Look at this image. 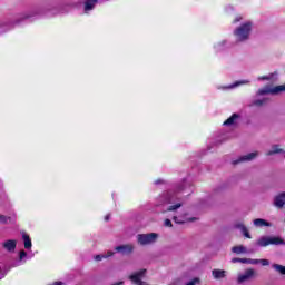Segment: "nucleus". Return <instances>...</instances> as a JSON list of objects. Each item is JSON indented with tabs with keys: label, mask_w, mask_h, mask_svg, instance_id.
Here are the masks:
<instances>
[{
	"label": "nucleus",
	"mask_w": 285,
	"mask_h": 285,
	"mask_svg": "<svg viewBox=\"0 0 285 285\" xmlns=\"http://www.w3.org/2000/svg\"><path fill=\"white\" fill-rule=\"evenodd\" d=\"M212 274L215 279H224L226 277V271L224 269H214Z\"/></svg>",
	"instance_id": "20"
},
{
	"label": "nucleus",
	"mask_w": 285,
	"mask_h": 285,
	"mask_svg": "<svg viewBox=\"0 0 285 285\" xmlns=\"http://www.w3.org/2000/svg\"><path fill=\"white\" fill-rule=\"evenodd\" d=\"M248 264H259V259H253V258H249V262Z\"/></svg>",
	"instance_id": "31"
},
{
	"label": "nucleus",
	"mask_w": 285,
	"mask_h": 285,
	"mask_svg": "<svg viewBox=\"0 0 285 285\" xmlns=\"http://www.w3.org/2000/svg\"><path fill=\"white\" fill-rule=\"evenodd\" d=\"M272 268L276 271V273H279L281 275H285V266L279 264H273Z\"/></svg>",
	"instance_id": "25"
},
{
	"label": "nucleus",
	"mask_w": 285,
	"mask_h": 285,
	"mask_svg": "<svg viewBox=\"0 0 285 285\" xmlns=\"http://www.w3.org/2000/svg\"><path fill=\"white\" fill-rule=\"evenodd\" d=\"M50 3L42 8H35L24 13H20L14 21L4 20V32L12 30L14 26H21V23H30L36 21V19H50L52 17H58V14H68L79 8L83 2L85 12H90L95 10V6L99 3V0H49Z\"/></svg>",
	"instance_id": "1"
},
{
	"label": "nucleus",
	"mask_w": 285,
	"mask_h": 285,
	"mask_svg": "<svg viewBox=\"0 0 285 285\" xmlns=\"http://www.w3.org/2000/svg\"><path fill=\"white\" fill-rule=\"evenodd\" d=\"M35 255L28 256V253L26 250H20L19 253V259L12 263V267L17 268V266H23V263L26 262V258L32 259Z\"/></svg>",
	"instance_id": "8"
},
{
	"label": "nucleus",
	"mask_w": 285,
	"mask_h": 285,
	"mask_svg": "<svg viewBox=\"0 0 285 285\" xmlns=\"http://www.w3.org/2000/svg\"><path fill=\"white\" fill-rule=\"evenodd\" d=\"M235 228H238V230L242 232V234L244 235V237H247V239H250V233H248V228H246L244 226V224L238 223L235 225Z\"/></svg>",
	"instance_id": "19"
},
{
	"label": "nucleus",
	"mask_w": 285,
	"mask_h": 285,
	"mask_svg": "<svg viewBox=\"0 0 285 285\" xmlns=\"http://www.w3.org/2000/svg\"><path fill=\"white\" fill-rule=\"evenodd\" d=\"M259 264H262V266H268L271 264V261H268V259H259Z\"/></svg>",
	"instance_id": "30"
},
{
	"label": "nucleus",
	"mask_w": 285,
	"mask_h": 285,
	"mask_svg": "<svg viewBox=\"0 0 285 285\" xmlns=\"http://www.w3.org/2000/svg\"><path fill=\"white\" fill-rule=\"evenodd\" d=\"M284 204H285V191H283L282 194H279L274 198V206H276V208H284Z\"/></svg>",
	"instance_id": "14"
},
{
	"label": "nucleus",
	"mask_w": 285,
	"mask_h": 285,
	"mask_svg": "<svg viewBox=\"0 0 285 285\" xmlns=\"http://www.w3.org/2000/svg\"><path fill=\"white\" fill-rule=\"evenodd\" d=\"M188 187H190L188 178L183 179L181 183L175 185L174 190L166 191L161 196H159L156 206H168L167 210L169 212L181 208L184 203L181 202V198L177 196V194L184 193V189Z\"/></svg>",
	"instance_id": "2"
},
{
	"label": "nucleus",
	"mask_w": 285,
	"mask_h": 285,
	"mask_svg": "<svg viewBox=\"0 0 285 285\" xmlns=\"http://www.w3.org/2000/svg\"><path fill=\"white\" fill-rule=\"evenodd\" d=\"M285 91V85H281V86H276V87H271V86H266L262 89H258V91L256 92L257 97H262L264 95H279V92H284Z\"/></svg>",
	"instance_id": "6"
},
{
	"label": "nucleus",
	"mask_w": 285,
	"mask_h": 285,
	"mask_svg": "<svg viewBox=\"0 0 285 285\" xmlns=\"http://www.w3.org/2000/svg\"><path fill=\"white\" fill-rule=\"evenodd\" d=\"M154 184H155L156 186H159V184H164V180L158 179V180H156Z\"/></svg>",
	"instance_id": "35"
},
{
	"label": "nucleus",
	"mask_w": 285,
	"mask_h": 285,
	"mask_svg": "<svg viewBox=\"0 0 285 285\" xmlns=\"http://www.w3.org/2000/svg\"><path fill=\"white\" fill-rule=\"evenodd\" d=\"M197 282H199V279L195 278V279L188 282L187 285H196Z\"/></svg>",
	"instance_id": "32"
},
{
	"label": "nucleus",
	"mask_w": 285,
	"mask_h": 285,
	"mask_svg": "<svg viewBox=\"0 0 285 285\" xmlns=\"http://www.w3.org/2000/svg\"><path fill=\"white\" fill-rule=\"evenodd\" d=\"M279 153H284V150L277 147V145H274L272 150L267 151V157H271V155H277Z\"/></svg>",
	"instance_id": "24"
},
{
	"label": "nucleus",
	"mask_w": 285,
	"mask_h": 285,
	"mask_svg": "<svg viewBox=\"0 0 285 285\" xmlns=\"http://www.w3.org/2000/svg\"><path fill=\"white\" fill-rule=\"evenodd\" d=\"M164 226H166V228H173V222L170 219H165L164 222Z\"/></svg>",
	"instance_id": "29"
},
{
	"label": "nucleus",
	"mask_w": 285,
	"mask_h": 285,
	"mask_svg": "<svg viewBox=\"0 0 285 285\" xmlns=\"http://www.w3.org/2000/svg\"><path fill=\"white\" fill-rule=\"evenodd\" d=\"M250 30H253V23H250V22H245V23L240 24L238 28H236L234 30V36L236 38V41L238 43L248 41V39L250 37Z\"/></svg>",
	"instance_id": "3"
},
{
	"label": "nucleus",
	"mask_w": 285,
	"mask_h": 285,
	"mask_svg": "<svg viewBox=\"0 0 285 285\" xmlns=\"http://www.w3.org/2000/svg\"><path fill=\"white\" fill-rule=\"evenodd\" d=\"M220 144H222V140H215L213 142H209L208 146H207V149L213 150L214 146H219Z\"/></svg>",
	"instance_id": "28"
},
{
	"label": "nucleus",
	"mask_w": 285,
	"mask_h": 285,
	"mask_svg": "<svg viewBox=\"0 0 285 285\" xmlns=\"http://www.w3.org/2000/svg\"><path fill=\"white\" fill-rule=\"evenodd\" d=\"M121 284H124V282L114 283L111 285H121Z\"/></svg>",
	"instance_id": "38"
},
{
	"label": "nucleus",
	"mask_w": 285,
	"mask_h": 285,
	"mask_svg": "<svg viewBox=\"0 0 285 285\" xmlns=\"http://www.w3.org/2000/svg\"><path fill=\"white\" fill-rule=\"evenodd\" d=\"M115 255L114 252H107V254H99L95 256L96 262H101V259H108V257H112Z\"/></svg>",
	"instance_id": "21"
},
{
	"label": "nucleus",
	"mask_w": 285,
	"mask_h": 285,
	"mask_svg": "<svg viewBox=\"0 0 285 285\" xmlns=\"http://www.w3.org/2000/svg\"><path fill=\"white\" fill-rule=\"evenodd\" d=\"M175 224H188V222H195V218L188 217V214H183L173 217Z\"/></svg>",
	"instance_id": "11"
},
{
	"label": "nucleus",
	"mask_w": 285,
	"mask_h": 285,
	"mask_svg": "<svg viewBox=\"0 0 285 285\" xmlns=\"http://www.w3.org/2000/svg\"><path fill=\"white\" fill-rule=\"evenodd\" d=\"M253 275H255V271L254 269H247V271H245L244 274L238 275L237 283L238 284H244V282H248V279H250L253 277Z\"/></svg>",
	"instance_id": "10"
},
{
	"label": "nucleus",
	"mask_w": 285,
	"mask_h": 285,
	"mask_svg": "<svg viewBox=\"0 0 285 285\" xmlns=\"http://www.w3.org/2000/svg\"><path fill=\"white\" fill-rule=\"evenodd\" d=\"M0 224H12V217L0 215Z\"/></svg>",
	"instance_id": "26"
},
{
	"label": "nucleus",
	"mask_w": 285,
	"mask_h": 285,
	"mask_svg": "<svg viewBox=\"0 0 285 285\" xmlns=\"http://www.w3.org/2000/svg\"><path fill=\"white\" fill-rule=\"evenodd\" d=\"M240 261H242V258H233L232 263L233 264H238V263L240 264Z\"/></svg>",
	"instance_id": "33"
},
{
	"label": "nucleus",
	"mask_w": 285,
	"mask_h": 285,
	"mask_svg": "<svg viewBox=\"0 0 285 285\" xmlns=\"http://www.w3.org/2000/svg\"><path fill=\"white\" fill-rule=\"evenodd\" d=\"M238 114H233L224 124L223 126H237V119H239Z\"/></svg>",
	"instance_id": "15"
},
{
	"label": "nucleus",
	"mask_w": 285,
	"mask_h": 285,
	"mask_svg": "<svg viewBox=\"0 0 285 285\" xmlns=\"http://www.w3.org/2000/svg\"><path fill=\"white\" fill-rule=\"evenodd\" d=\"M116 253H121V255H130L132 253L131 245H120L115 247Z\"/></svg>",
	"instance_id": "13"
},
{
	"label": "nucleus",
	"mask_w": 285,
	"mask_h": 285,
	"mask_svg": "<svg viewBox=\"0 0 285 285\" xmlns=\"http://www.w3.org/2000/svg\"><path fill=\"white\" fill-rule=\"evenodd\" d=\"M257 81H277V72L269 73L268 76H261Z\"/></svg>",
	"instance_id": "18"
},
{
	"label": "nucleus",
	"mask_w": 285,
	"mask_h": 285,
	"mask_svg": "<svg viewBox=\"0 0 285 285\" xmlns=\"http://www.w3.org/2000/svg\"><path fill=\"white\" fill-rule=\"evenodd\" d=\"M258 153H249L247 155L240 156L238 159L233 160V165L237 166V164H242V161H253V159H255V157H257Z\"/></svg>",
	"instance_id": "9"
},
{
	"label": "nucleus",
	"mask_w": 285,
	"mask_h": 285,
	"mask_svg": "<svg viewBox=\"0 0 285 285\" xmlns=\"http://www.w3.org/2000/svg\"><path fill=\"white\" fill-rule=\"evenodd\" d=\"M3 249L8 250V253H14V250L17 249V240H6L3 244Z\"/></svg>",
	"instance_id": "12"
},
{
	"label": "nucleus",
	"mask_w": 285,
	"mask_h": 285,
	"mask_svg": "<svg viewBox=\"0 0 285 285\" xmlns=\"http://www.w3.org/2000/svg\"><path fill=\"white\" fill-rule=\"evenodd\" d=\"M159 238V234L157 233H149V234H138L137 242L140 246H148L150 244H155Z\"/></svg>",
	"instance_id": "4"
},
{
	"label": "nucleus",
	"mask_w": 285,
	"mask_h": 285,
	"mask_svg": "<svg viewBox=\"0 0 285 285\" xmlns=\"http://www.w3.org/2000/svg\"><path fill=\"white\" fill-rule=\"evenodd\" d=\"M268 101V99L264 98V99H256L252 102V106H264V104H266Z\"/></svg>",
	"instance_id": "27"
},
{
	"label": "nucleus",
	"mask_w": 285,
	"mask_h": 285,
	"mask_svg": "<svg viewBox=\"0 0 285 285\" xmlns=\"http://www.w3.org/2000/svg\"><path fill=\"white\" fill-rule=\"evenodd\" d=\"M249 258H240V264H248Z\"/></svg>",
	"instance_id": "34"
},
{
	"label": "nucleus",
	"mask_w": 285,
	"mask_h": 285,
	"mask_svg": "<svg viewBox=\"0 0 285 285\" xmlns=\"http://www.w3.org/2000/svg\"><path fill=\"white\" fill-rule=\"evenodd\" d=\"M254 226H256L257 228H262L264 226H271V224L262 218H256L254 219Z\"/></svg>",
	"instance_id": "22"
},
{
	"label": "nucleus",
	"mask_w": 285,
	"mask_h": 285,
	"mask_svg": "<svg viewBox=\"0 0 285 285\" xmlns=\"http://www.w3.org/2000/svg\"><path fill=\"white\" fill-rule=\"evenodd\" d=\"M233 46H235V43H233L232 41L222 40L214 45V50L216 53L226 52V50H230V48H233Z\"/></svg>",
	"instance_id": "7"
},
{
	"label": "nucleus",
	"mask_w": 285,
	"mask_h": 285,
	"mask_svg": "<svg viewBox=\"0 0 285 285\" xmlns=\"http://www.w3.org/2000/svg\"><path fill=\"white\" fill-rule=\"evenodd\" d=\"M239 21H242V18H236L235 20H234V23H237V22H239Z\"/></svg>",
	"instance_id": "37"
},
{
	"label": "nucleus",
	"mask_w": 285,
	"mask_h": 285,
	"mask_svg": "<svg viewBox=\"0 0 285 285\" xmlns=\"http://www.w3.org/2000/svg\"><path fill=\"white\" fill-rule=\"evenodd\" d=\"M22 240H23L26 250H31L32 249V239L30 238V236L26 233H22Z\"/></svg>",
	"instance_id": "16"
},
{
	"label": "nucleus",
	"mask_w": 285,
	"mask_h": 285,
	"mask_svg": "<svg viewBox=\"0 0 285 285\" xmlns=\"http://www.w3.org/2000/svg\"><path fill=\"white\" fill-rule=\"evenodd\" d=\"M232 252H234L236 255H242L244 253H247L246 247H244V245H239V246H234L232 248Z\"/></svg>",
	"instance_id": "23"
},
{
	"label": "nucleus",
	"mask_w": 285,
	"mask_h": 285,
	"mask_svg": "<svg viewBox=\"0 0 285 285\" xmlns=\"http://www.w3.org/2000/svg\"><path fill=\"white\" fill-rule=\"evenodd\" d=\"M110 219V214L105 216V222H108Z\"/></svg>",
	"instance_id": "36"
},
{
	"label": "nucleus",
	"mask_w": 285,
	"mask_h": 285,
	"mask_svg": "<svg viewBox=\"0 0 285 285\" xmlns=\"http://www.w3.org/2000/svg\"><path fill=\"white\" fill-rule=\"evenodd\" d=\"M246 83H250L249 80H239V81H236L232 85H229L228 87H225L223 88L224 90H233L235 88H239V86H245Z\"/></svg>",
	"instance_id": "17"
},
{
	"label": "nucleus",
	"mask_w": 285,
	"mask_h": 285,
	"mask_svg": "<svg viewBox=\"0 0 285 285\" xmlns=\"http://www.w3.org/2000/svg\"><path fill=\"white\" fill-rule=\"evenodd\" d=\"M284 244V240L279 237H268V236H263L257 240V246H261L262 248L266 246H279Z\"/></svg>",
	"instance_id": "5"
}]
</instances>
